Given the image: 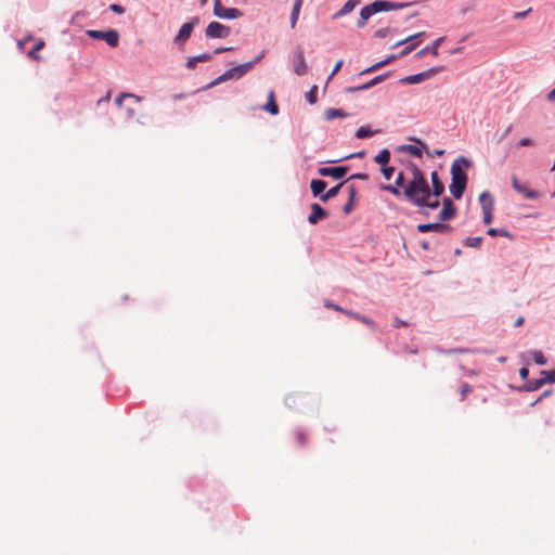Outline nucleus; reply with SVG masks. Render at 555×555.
Masks as SVG:
<instances>
[{"instance_id": "1", "label": "nucleus", "mask_w": 555, "mask_h": 555, "mask_svg": "<svg viewBox=\"0 0 555 555\" xmlns=\"http://www.w3.org/2000/svg\"><path fill=\"white\" fill-rule=\"evenodd\" d=\"M412 180L404 188V196L416 207L435 210L440 206L439 197H434L423 171L411 165Z\"/></svg>"}, {"instance_id": "2", "label": "nucleus", "mask_w": 555, "mask_h": 555, "mask_svg": "<svg viewBox=\"0 0 555 555\" xmlns=\"http://www.w3.org/2000/svg\"><path fill=\"white\" fill-rule=\"evenodd\" d=\"M461 164L467 168L470 166V162L461 156L451 166L450 192L456 199L463 196L467 183V175L461 167Z\"/></svg>"}, {"instance_id": "3", "label": "nucleus", "mask_w": 555, "mask_h": 555, "mask_svg": "<svg viewBox=\"0 0 555 555\" xmlns=\"http://www.w3.org/2000/svg\"><path fill=\"white\" fill-rule=\"evenodd\" d=\"M408 5H409L408 3L389 2V1H382V0L374 1L372 4L366 5L361 9L360 20L358 21L357 25H358V27L361 28L366 24L367 20L375 13H378L382 11L403 9Z\"/></svg>"}, {"instance_id": "4", "label": "nucleus", "mask_w": 555, "mask_h": 555, "mask_svg": "<svg viewBox=\"0 0 555 555\" xmlns=\"http://www.w3.org/2000/svg\"><path fill=\"white\" fill-rule=\"evenodd\" d=\"M263 57V52H261L258 56H256L253 61L237 65L233 68L228 69L222 75H220L216 80L210 83V87L216 86L222 81L231 80V79H240L245 74H247L254 66Z\"/></svg>"}, {"instance_id": "5", "label": "nucleus", "mask_w": 555, "mask_h": 555, "mask_svg": "<svg viewBox=\"0 0 555 555\" xmlns=\"http://www.w3.org/2000/svg\"><path fill=\"white\" fill-rule=\"evenodd\" d=\"M292 65H293L294 72L298 76H304L308 73V65L306 63L304 49L299 46L293 52Z\"/></svg>"}, {"instance_id": "6", "label": "nucleus", "mask_w": 555, "mask_h": 555, "mask_svg": "<svg viewBox=\"0 0 555 555\" xmlns=\"http://www.w3.org/2000/svg\"><path fill=\"white\" fill-rule=\"evenodd\" d=\"M88 36L93 39H101L107 42L111 47H117L119 42V35L116 30L111 29L107 31L101 30H88Z\"/></svg>"}, {"instance_id": "7", "label": "nucleus", "mask_w": 555, "mask_h": 555, "mask_svg": "<svg viewBox=\"0 0 555 555\" xmlns=\"http://www.w3.org/2000/svg\"><path fill=\"white\" fill-rule=\"evenodd\" d=\"M440 69L441 68H439V67H434V68L427 69L425 72H422V73H418L415 75L406 76L401 79V82L405 83V85L420 83L424 80H427V79L434 77L437 73L440 72Z\"/></svg>"}, {"instance_id": "8", "label": "nucleus", "mask_w": 555, "mask_h": 555, "mask_svg": "<svg viewBox=\"0 0 555 555\" xmlns=\"http://www.w3.org/2000/svg\"><path fill=\"white\" fill-rule=\"evenodd\" d=\"M198 22H199V18L195 16L190 22L184 23L181 26L177 36L175 37L173 41L176 43H184L191 37L192 31H193L194 27L198 24Z\"/></svg>"}, {"instance_id": "9", "label": "nucleus", "mask_w": 555, "mask_h": 555, "mask_svg": "<svg viewBox=\"0 0 555 555\" xmlns=\"http://www.w3.org/2000/svg\"><path fill=\"white\" fill-rule=\"evenodd\" d=\"M205 34L208 38H227L230 35V28L219 22H210Z\"/></svg>"}, {"instance_id": "10", "label": "nucleus", "mask_w": 555, "mask_h": 555, "mask_svg": "<svg viewBox=\"0 0 555 555\" xmlns=\"http://www.w3.org/2000/svg\"><path fill=\"white\" fill-rule=\"evenodd\" d=\"M417 231L420 233H427L433 231L437 233L448 234L452 231V227L441 222L422 223L417 225Z\"/></svg>"}, {"instance_id": "11", "label": "nucleus", "mask_w": 555, "mask_h": 555, "mask_svg": "<svg viewBox=\"0 0 555 555\" xmlns=\"http://www.w3.org/2000/svg\"><path fill=\"white\" fill-rule=\"evenodd\" d=\"M348 172V168L344 166L339 167H320L318 173L322 177H332L334 179H341Z\"/></svg>"}, {"instance_id": "12", "label": "nucleus", "mask_w": 555, "mask_h": 555, "mask_svg": "<svg viewBox=\"0 0 555 555\" xmlns=\"http://www.w3.org/2000/svg\"><path fill=\"white\" fill-rule=\"evenodd\" d=\"M456 214V208L451 198L444 197L442 199V209L439 212V219L441 221H447L452 219Z\"/></svg>"}, {"instance_id": "13", "label": "nucleus", "mask_w": 555, "mask_h": 555, "mask_svg": "<svg viewBox=\"0 0 555 555\" xmlns=\"http://www.w3.org/2000/svg\"><path fill=\"white\" fill-rule=\"evenodd\" d=\"M214 14L216 16H218L219 18H224V20H234V18H238L243 15V13L238 9L224 8L223 5H221L217 10H215Z\"/></svg>"}, {"instance_id": "14", "label": "nucleus", "mask_w": 555, "mask_h": 555, "mask_svg": "<svg viewBox=\"0 0 555 555\" xmlns=\"http://www.w3.org/2000/svg\"><path fill=\"white\" fill-rule=\"evenodd\" d=\"M512 185L518 193L524 194L529 199H535L539 197V193L537 191L528 189V186L520 183L516 177L512 178Z\"/></svg>"}, {"instance_id": "15", "label": "nucleus", "mask_w": 555, "mask_h": 555, "mask_svg": "<svg viewBox=\"0 0 555 555\" xmlns=\"http://www.w3.org/2000/svg\"><path fill=\"white\" fill-rule=\"evenodd\" d=\"M327 211L324 210L319 204L313 203L311 205V214L308 217V221L311 224H315L319 220L327 217Z\"/></svg>"}, {"instance_id": "16", "label": "nucleus", "mask_w": 555, "mask_h": 555, "mask_svg": "<svg viewBox=\"0 0 555 555\" xmlns=\"http://www.w3.org/2000/svg\"><path fill=\"white\" fill-rule=\"evenodd\" d=\"M430 180H431V185H433V191H430V192H431L433 196L434 197L441 196L444 192V185L441 182L437 171L431 172Z\"/></svg>"}, {"instance_id": "17", "label": "nucleus", "mask_w": 555, "mask_h": 555, "mask_svg": "<svg viewBox=\"0 0 555 555\" xmlns=\"http://www.w3.org/2000/svg\"><path fill=\"white\" fill-rule=\"evenodd\" d=\"M442 41H443V37L436 39L431 46H427V47L423 48L422 50H420L416 53V57H422V56L426 55L427 53H430L434 56H438V49Z\"/></svg>"}, {"instance_id": "18", "label": "nucleus", "mask_w": 555, "mask_h": 555, "mask_svg": "<svg viewBox=\"0 0 555 555\" xmlns=\"http://www.w3.org/2000/svg\"><path fill=\"white\" fill-rule=\"evenodd\" d=\"M345 314L350 317V318H352V319H354V320H357V321H360L361 323L370 326L373 330H375V327H376V324H375V322L373 320H371V319H369V318H366V317H364L362 314H359V313L353 312L351 310L345 311Z\"/></svg>"}, {"instance_id": "19", "label": "nucleus", "mask_w": 555, "mask_h": 555, "mask_svg": "<svg viewBox=\"0 0 555 555\" xmlns=\"http://www.w3.org/2000/svg\"><path fill=\"white\" fill-rule=\"evenodd\" d=\"M263 109L269 112L271 115H276L279 113V106L275 102V94L273 90L269 92L268 103L263 106Z\"/></svg>"}, {"instance_id": "20", "label": "nucleus", "mask_w": 555, "mask_h": 555, "mask_svg": "<svg viewBox=\"0 0 555 555\" xmlns=\"http://www.w3.org/2000/svg\"><path fill=\"white\" fill-rule=\"evenodd\" d=\"M326 182L324 180H312L310 188L313 196H321L323 191L326 189Z\"/></svg>"}, {"instance_id": "21", "label": "nucleus", "mask_w": 555, "mask_h": 555, "mask_svg": "<svg viewBox=\"0 0 555 555\" xmlns=\"http://www.w3.org/2000/svg\"><path fill=\"white\" fill-rule=\"evenodd\" d=\"M324 116L326 120H332L334 118H345L349 115L340 108H327L324 112Z\"/></svg>"}, {"instance_id": "22", "label": "nucleus", "mask_w": 555, "mask_h": 555, "mask_svg": "<svg viewBox=\"0 0 555 555\" xmlns=\"http://www.w3.org/2000/svg\"><path fill=\"white\" fill-rule=\"evenodd\" d=\"M396 56L391 55L380 62H377L375 64H373L372 66L363 69L360 75H364V74H369V73H373V72H376L377 69L382 68L383 66L387 65L388 63H390L392 60H395Z\"/></svg>"}, {"instance_id": "23", "label": "nucleus", "mask_w": 555, "mask_h": 555, "mask_svg": "<svg viewBox=\"0 0 555 555\" xmlns=\"http://www.w3.org/2000/svg\"><path fill=\"white\" fill-rule=\"evenodd\" d=\"M360 3V0H348L344 7L335 14V17L346 15L353 11V9Z\"/></svg>"}, {"instance_id": "24", "label": "nucleus", "mask_w": 555, "mask_h": 555, "mask_svg": "<svg viewBox=\"0 0 555 555\" xmlns=\"http://www.w3.org/2000/svg\"><path fill=\"white\" fill-rule=\"evenodd\" d=\"M343 185H344V182H340V183H339V184H337L336 186L331 188L326 193H324V194H322V195L320 196V199H321L322 202H327L328 199H331V198L335 197V196L338 194V192H339V190H340V188H341Z\"/></svg>"}, {"instance_id": "25", "label": "nucleus", "mask_w": 555, "mask_h": 555, "mask_svg": "<svg viewBox=\"0 0 555 555\" xmlns=\"http://www.w3.org/2000/svg\"><path fill=\"white\" fill-rule=\"evenodd\" d=\"M377 164H379L382 167L386 166L390 160V152L388 150L380 151L374 159Z\"/></svg>"}, {"instance_id": "26", "label": "nucleus", "mask_w": 555, "mask_h": 555, "mask_svg": "<svg viewBox=\"0 0 555 555\" xmlns=\"http://www.w3.org/2000/svg\"><path fill=\"white\" fill-rule=\"evenodd\" d=\"M301 7L302 5H300L299 3H294L293 5V10L291 13V27L293 29L296 27Z\"/></svg>"}, {"instance_id": "27", "label": "nucleus", "mask_w": 555, "mask_h": 555, "mask_svg": "<svg viewBox=\"0 0 555 555\" xmlns=\"http://www.w3.org/2000/svg\"><path fill=\"white\" fill-rule=\"evenodd\" d=\"M479 202L481 205V209H483V207H486L488 204H490V208H493L494 206V201L488 192H482L479 195Z\"/></svg>"}, {"instance_id": "28", "label": "nucleus", "mask_w": 555, "mask_h": 555, "mask_svg": "<svg viewBox=\"0 0 555 555\" xmlns=\"http://www.w3.org/2000/svg\"><path fill=\"white\" fill-rule=\"evenodd\" d=\"M376 132L377 131L371 130L370 127L362 126L357 130L356 137L358 139H364L374 135Z\"/></svg>"}, {"instance_id": "29", "label": "nucleus", "mask_w": 555, "mask_h": 555, "mask_svg": "<svg viewBox=\"0 0 555 555\" xmlns=\"http://www.w3.org/2000/svg\"><path fill=\"white\" fill-rule=\"evenodd\" d=\"M542 386H544V380L541 378L531 379L526 385V389L528 391H535L540 389Z\"/></svg>"}, {"instance_id": "30", "label": "nucleus", "mask_w": 555, "mask_h": 555, "mask_svg": "<svg viewBox=\"0 0 555 555\" xmlns=\"http://www.w3.org/2000/svg\"><path fill=\"white\" fill-rule=\"evenodd\" d=\"M401 149L416 157H421L423 154L422 147H420L417 145L408 144V145H403Z\"/></svg>"}, {"instance_id": "31", "label": "nucleus", "mask_w": 555, "mask_h": 555, "mask_svg": "<svg viewBox=\"0 0 555 555\" xmlns=\"http://www.w3.org/2000/svg\"><path fill=\"white\" fill-rule=\"evenodd\" d=\"M125 99H132L134 100L137 103L141 102V96L139 95H135L133 93H121L117 99H116V104L118 106H121V103H122V100Z\"/></svg>"}, {"instance_id": "32", "label": "nucleus", "mask_w": 555, "mask_h": 555, "mask_svg": "<svg viewBox=\"0 0 555 555\" xmlns=\"http://www.w3.org/2000/svg\"><path fill=\"white\" fill-rule=\"evenodd\" d=\"M492 211H493V208H490V204H488L486 207H483L482 209V221L485 224H489L491 223L492 221Z\"/></svg>"}, {"instance_id": "33", "label": "nucleus", "mask_w": 555, "mask_h": 555, "mask_svg": "<svg viewBox=\"0 0 555 555\" xmlns=\"http://www.w3.org/2000/svg\"><path fill=\"white\" fill-rule=\"evenodd\" d=\"M531 356L537 364H539V365L546 364V358L544 357L542 351L534 350L531 352Z\"/></svg>"}, {"instance_id": "34", "label": "nucleus", "mask_w": 555, "mask_h": 555, "mask_svg": "<svg viewBox=\"0 0 555 555\" xmlns=\"http://www.w3.org/2000/svg\"><path fill=\"white\" fill-rule=\"evenodd\" d=\"M487 233L491 236H496V235H500V236H504V237H511V234L509 232L506 230V229H495V228H490Z\"/></svg>"}, {"instance_id": "35", "label": "nucleus", "mask_w": 555, "mask_h": 555, "mask_svg": "<svg viewBox=\"0 0 555 555\" xmlns=\"http://www.w3.org/2000/svg\"><path fill=\"white\" fill-rule=\"evenodd\" d=\"M294 436H295V439H296V442L299 444V446H305L307 443V435L304 430L301 429H297L295 433H294Z\"/></svg>"}, {"instance_id": "36", "label": "nucleus", "mask_w": 555, "mask_h": 555, "mask_svg": "<svg viewBox=\"0 0 555 555\" xmlns=\"http://www.w3.org/2000/svg\"><path fill=\"white\" fill-rule=\"evenodd\" d=\"M541 375L542 379L544 380V385L547 383H555V370L542 371Z\"/></svg>"}, {"instance_id": "37", "label": "nucleus", "mask_w": 555, "mask_h": 555, "mask_svg": "<svg viewBox=\"0 0 555 555\" xmlns=\"http://www.w3.org/2000/svg\"><path fill=\"white\" fill-rule=\"evenodd\" d=\"M318 96V87L313 86L306 94V98L310 104L317 103Z\"/></svg>"}, {"instance_id": "38", "label": "nucleus", "mask_w": 555, "mask_h": 555, "mask_svg": "<svg viewBox=\"0 0 555 555\" xmlns=\"http://www.w3.org/2000/svg\"><path fill=\"white\" fill-rule=\"evenodd\" d=\"M44 46V42L43 41H39L38 43H36L34 46V48L28 52V55L29 57L34 59V60H39L40 56L37 54V52L39 50H41Z\"/></svg>"}, {"instance_id": "39", "label": "nucleus", "mask_w": 555, "mask_h": 555, "mask_svg": "<svg viewBox=\"0 0 555 555\" xmlns=\"http://www.w3.org/2000/svg\"><path fill=\"white\" fill-rule=\"evenodd\" d=\"M481 242H482V237L481 236L468 237L465 241V245L468 246V247L477 248V247L480 246Z\"/></svg>"}, {"instance_id": "40", "label": "nucleus", "mask_w": 555, "mask_h": 555, "mask_svg": "<svg viewBox=\"0 0 555 555\" xmlns=\"http://www.w3.org/2000/svg\"><path fill=\"white\" fill-rule=\"evenodd\" d=\"M473 390L472 386L467 383L462 384L460 387L461 401H464L466 396Z\"/></svg>"}, {"instance_id": "41", "label": "nucleus", "mask_w": 555, "mask_h": 555, "mask_svg": "<svg viewBox=\"0 0 555 555\" xmlns=\"http://www.w3.org/2000/svg\"><path fill=\"white\" fill-rule=\"evenodd\" d=\"M387 75H379V76H376L374 77L372 80H370L369 82L365 83V87H367V89L376 86L377 83L384 81L386 79Z\"/></svg>"}, {"instance_id": "42", "label": "nucleus", "mask_w": 555, "mask_h": 555, "mask_svg": "<svg viewBox=\"0 0 555 555\" xmlns=\"http://www.w3.org/2000/svg\"><path fill=\"white\" fill-rule=\"evenodd\" d=\"M382 173L386 180H390L392 175L395 173V168L384 166L382 167Z\"/></svg>"}, {"instance_id": "43", "label": "nucleus", "mask_w": 555, "mask_h": 555, "mask_svg": "<svg viewBox=\"0 0 555 555\" xmlns=\"http://www.w3.org/2000/svg\"><path fill=\"white\" fill-rule=\"evenodd\" d=\"M324 306L326 308H331V309H333L335 311H339V312H343V313H345V311H347V309H344L343 307H340L338 305H335V304L331 302L330 300H325Z\"/></svg>"}, {"instance_id": "44", "label": "nucleus", "mask_w": 555, "mask_h": 555, "mask_svg": "<svg viewBox=\"0 0 555 555\" xmlns=\"http://www.w3.org/2000/svg\"><path fill=\"white\" fill-rule=\"evenodd\" d=\"M518 145L521 147L533 146L535 145V142L530 138H522L519 140Z\"/></svg>"}, {"instance_id": "45", "label": "nucleus", "mask_w": 555, "mask_h": 555, "mask_svg": "<svg viewBox=\"0 0 555 555\" xmlns=\"http://www.w3.org/2000/svg\"><path fill=\"white\" fill-rule=\"evenodd\" d=\"M382 189L390 192L391 194H393L396 196L400 195V191H399L398 186H396V185H391V184L382 185Z\"/></svg>"}, {"instance_id": "46", "label": "nucleus", "mask_w": 555, "mask_h": 555, "mask_svg": "<svg viewBox=\"0 0 555 555\" xmlns=\"http://www.w3.org/2000/svg\"><path fill=\"white\" fill-rule=\"evenodd\" d=\"M416 142L418 144L422 145L423 149L427 150L426 149V145L424 143H422L420 140H416ZM429 155L431 156H442L444 154V151L443 150H435L434 152L429 153L428 151H426Z\"/></svg>"}, {"instance_id": "47", "label": "nucleus", "mask_w": 555, "mask_h": 555, "mask_svg": "<svg viewBox=\"0 0 555 555\" xmlns=\"http://www.w3.org/2000/svg\"><path fill=\"white\" fill-rule=\"evenodd\" d=\"M197 63H199L196 59V56H193V57H190L188 61H186V64L185 66L189 68V69H194L197 65Z\"/></svg>"}, {"instance_id": "48", "label": "nucleus", "mask_w": 555, "mask_h": 555, "mask_svg": "<svg viewBox=\"0 0 555 555\" xmlns=\"http://www.w3.org/2000/svg\"><path fill=\"white\" fill-rule=\"evenodd\" d=\"M196 59L199 63L209 62L212 60V55L208 53L196 55Z\"/></svg>"}, {"instance_id": "49", "label": "nucleus", "mask_w": 555, "mask_h": 555, "mask_svg": "<svg viewBox=\"0 0 555 555\" xmlns=\"http://www.w3.org/2000/svg\"><path fill=\"white\" fill-rule=\"evenodd\" d=\"M366 89H367V87H365V83H364V85L358 86V87H348V88H346V92L354 93V92L366 90Z\"/></svg>"}, {"instance_id": "50", "label": "nucleus", "mask_w": 555, "mask_h": 555, "mask_svg": "<svg viewBox=\"0 0 555 555\" xmlns=\"http://www.w3.org/2000/svg\"><path fill=\"white\" fill-rule=\"evenodd\" d=\"M109 9L114 12V13H117V14H122L125 12V9L119 5V4H116V3H113L109 5Z\"/></svg>"}, {"instance_id": "51", "label": "nucleus", "mask_w": 555, "mask_h": 555, "mask_svg": "<svg viewBox=\"0 0 555 555\" xmlns=\"http://www.w3.org/2000/svg\"><path fill=\"white\" fill-rule=\"evenodd\" d=\"M341 66H343V60H339V61L335 64V66H334L333 70H332V73H331V75H330L328 79H332V78H333V77L338 73V70L340 69V67H341Z\"/></svg>"}, {"instance_id": "52", "label": "nucleus", "mask_w": 555, "mask_h": 555, "mask_svg": "<svg viewBox=\"0 0 555 555\" xmlns=\"http://www.w3.org/2000/svg\"><path fill=\"white\" fill-rule=\"evenodd\" d=\"M531 11V9H528L527 11H524V12H516L514 14V18L515 20H520V18H524L528 15V13Z\"/></svg>"}, {"instance_id": "53", "label": "nucleus", "mask_w": 555, "mask_h": 555, "mask_svg": "<svg viewBox=\"0 0 555 555\" xmlns=\"http://www.w3.org/2000/svg\"><path fill=\"white\" fill-rule=\"evenodd\" d=\"M396 186H404V178L402 172H400L396 179Z\"/></svg>"}, {"instance_id": "54", "label": "nucleus", "mask_w": 555, "mask_h": 555, "mask_svg": "<svg viewBox=\"0 0 555 555\" xmlns=\"http://www.w3.org/2000/svg\"><path fill=\"white\" fill-rule=\"evenodd\" d=\"M424 34H425V33H424V31H422V33L415 34V35H413V36H410V37L405 38L404 40H402V41L398 42V43H397V46H398V44H401V43H404V42H408V41H410V40H412V39H414V38L421 37V36H423Z\"/></svg>"}, {"instance_id": "55", "label": "nucleus", "mask_w": 555, "mask_h": 555, "mask_svg": "<svg viewBox=\"0 0 555 555\" xmlns=\"http://www.w3.org/2000/svg\"><path fill=\"white\" fill-rule=\"evenodd\" d=\"M353 201L349 199L344 206V212L349 214L352 209Z\"/></svg>"}, {"instance_id": "56", "label": "nucleus", "mask_w": 555, "mask_h": 555, "mask_svg": "<svg viewBox=\"0 0 555 555\" xmlns=\"http://www.w3.org/2000/svg\"><path fill=\"white\" fill-rule=\"evenodd\" d=\"M519 375L522 379H527L529 376V370L527 367H521L519 370Z\"/></svg>"}, {"instance_id": "57", "label": "nucleus", "mask_w": 555, "mask_h": 555, "mask_svg": "<svg viewBox=\"0 0 555 555\" xmlns=\"http://www.w3.org/2000/svg\"><path fill=\"white\" fill-rule=\"evenodd\" d=\"M406 325V322L399 319V318H395L393 320V326L395 327H400V326H405Z\"/></svg>"}, {"instance_id": "58", "label": "nucleus", "mask_w": 555, "mask_h": 555, "mask_svg": "<svg viewBox=\"0 0 555 555\" xmlns=\"http://www.w3.org/2000/svg\"><path fill=\"white\" fill-rule=\"evenodd\" d=\"M546 99L548 102H555V88L546 94Z\"/></svg>"}, {"instance_id": "59", "label": "nucleus", "mask_w": 555, "mask_h": 555, "mask_svg": "<svg viewBox=\"0 0 555 555\" xmlns=\"http://www.w3.org/2000/svg\"><path fill=\"white\" fill-rule=\"evenodd\" d=\"M232 48L231 47H224V48H217L214 53L215 54H220V53H223V52H228V51H231Z\"/></svg>"}, {"instance_id": "60", "label": "nucleus", "mask_w": 555, "mask_h": 555, "mask_svg": "<svg viewBox=\"0 0 555 555\" xmlns=\"http://www.w3.org/2000/svg\"><path fill=\"white\" fill-rule=\"evenodd\" d=\"M369 176L366 173H356L351 176V179H360V180H366Z\"/></svg>"}, {"instance_id": "61", "label": "nucleus", "mask_w": 555, "mask_h": 555, "mask_svg": "<svg viewBox=\"0 0 555 555\" xmlns=\"http://www.w3.org/2000/svg\"><path fill=\"white\" fill-rule=\"evenodd\" d=\"M354 196H356V188L353 185H351L349 188V199L353 201Z\"/></svg>"}, {"instance_id": "62", "label": "nucleus", "mask_w": 555, "mask_h": 555, "mask_svg": "<svg viewBox=\"0 0 555 555\" xmlns=\"http://www.w3.org/2000/svg\"><path fill=\"white\" fill-rule=\"evenodd\" d=\"M524 321H525L524 317H518V318L516 319V321H515V326H517V327H518V326H521V325H522V323H524Z\"/></svg>"}, {"instance_id": "63", "label": "nucleus", "mask_w": 555, "mask_h": 555, "mask_svg": "<svg viewBox=\"0 0 555 555\" xmlns=\"http://www.w3.org/2000/svg\"><path fill=\"white\" fill-rule=\"evenodd\" d=\"M127 114L130 118L134 117L135 111L132 107H127Z\"/></svg>"}, {"instance_id": "64", "label": "nucleus", "mask_w": 555, "mask_h": 555, "mask_svg": "<svg viewBox=\"0 0 555 555\" xmlns=\"http://www.w3.org/2000/svg\"><path fill=\"white\" fill-rule=\"evenodd\" d=\"M111 99V92H107V94L105 96H103V99L99 100L98 104H101L102 102H108Z\"/></svg>"}]
</instances>
